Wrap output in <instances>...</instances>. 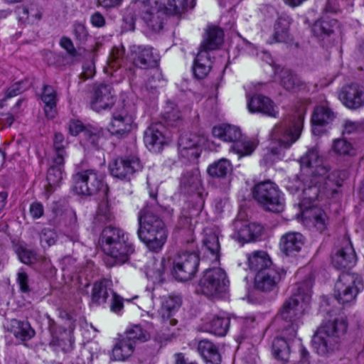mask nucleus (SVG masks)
<instances>
[{"instance_id": "obj_27", "label": "nucleus", "mask_w": 364, "mask_h": 364, "mask_svg": "<svg viewBox=\"0 0 364 364\" xmlns=\"http://www.w3.org/2000/svg\"><path fill=\"white\" fill-rule=\"evenodd\" d=\"M112 282L107 279H102L94 282L92 288L90 301L92 304L100 306L107 302L112 289Z\"/></svg>"}, {"instance_id": "obj_37", "label": "nucleus", "mask_w": 364, "mask_h": 364, "mask_svg": "<svg viewBox=\"0 0 364 364\" xmlns=\"http://www.w3.org/2000/svg\"><path fill=\"white\" fill-rule=\"evenodd\" d=\"M135 345L125 336L118 340L112 349V356L115 360L123 361L134 353Z\"/></svg>"}, {"instance_id": "obj_46", "label": "nucleus", "mask_w": 364, "mask_h": 364, "mask_svg": "<svg viewBox=\"0 0 364 364\" xmlns=\"http://www.w3.org/2000/svg\"><path fill=\"white\" fill-rule=\"evenodd\" d=\"M124 165L126 170L132 176L135 173L139 172L143 168V164L134 151L129 155H125L119 158Z\"/></svg>"}, {"instance_id": "obj_55", "label": "nucleus", "mask_w": 364, "mask_h": 364, "mask_svg": "<svg viewBox=\"0 0 364 364\" xmlns=\"http://www.w3.org/2000/svg\"><path fill=\"white\" fill-rule=\"evenodd\" d=\"M232 238L242 245L255 241L257 237L252 229H237L232 235Z\"/></svg>"}, {"instance_id": "obj_56", "label": "nucleus", "mask_w": 364, "mask_h": 364, "mask_svg": "<svg viewBox=\"0 0 364 364\" xmlns=\"http://www.w3.org/2000/svg\"><path fill=\"white\" fill-rule=\"evenodd\" d=\"M114 216L107 210L100 209L95 218V225H105V228H113L112 221Z\"/></svg>"}, {"instance_id": "obj_4", "label": "nucleus", "mask_w": 364, "mask_h": 364, "mask_svg": "<svg viewBox=\"0 0 364 364\" xmlns=\"http://www.w3.org/2000/svg\"><path fill=\"white\" fill-rule=\"evenodd\" d=\"M347 321L343 316H337L323 323L313 336L312 344L317 353L326 355L336 348L347 331Z\"/></svg>"}, {"instance_id": "obj_29", "label": "nucleus", "mask_w": 364, "mask_h": 364, "mask_svg": "<svg viewBox=\"0 0 364 364\" xmlns=\"http://www.w3.org/2000/svg\"><path fill=\"white\" fill-rule=\"evenodd\" d=\"M164 210L155 208L151 204V206L146 205L144 208L140 211L139 215V223L140 228H146L150 226L151 228H164L166 225L165 222L154 212H161Z\"/></svg>"}, {"instance_id": "obj_12", "label": "nucleus", "mask_w": 364, "mask_h": 364, "mask_svg": "<svg viewBox=\"0 0 364 364\" xmlns=\"http://www.w3.org/2000/svg\"><path fill=\"white\" fill-rule=\"evenodd\" d=\"M136 128L134 110L131 107L124 104L112 113L108 126V131L112 135L117 138H125Z\"/></svg>"}, {"instance_id": "obj_31", "label": "nucleus", "mask_w": 364, "mask_h": 364, "mask_svg": "<svg viewBox=\"0 0 364 364\" xmlns=\"http://www.w3.org/2000/svg\"><path fill=\"white\" fill-rule=\"evenodd\" d=\"M247 265L250 270L257 273L274 267L269 255L263 250L250 253L247 255Z\"/></svg>"}, {"instance_id": "obj_19", "label": "nucleus", "mask_w": 364, "mask_h": 364, "mask_svg": "<svg viewBox=\"0 0 364 364\" xmlns=\"http://www.w3.org/2000/svg\"><path fill=\"white\" fill-rule=\"evenodd\" d=\"M165 128L161 124L149 126L144 132V141L146 146L152 152H160L171 139L164 133Z\"/></svg>"}, {"instance_id": "obj_9", "label": "nucleus", "mask_w": 364, "mask_h": 364, "mask_svg": "<svg viewBox=\"0 0 364 364\" xmlns=\"http://www.w3.org/2000/svg\"><path fill=\"white\" fill-rule=\"evenodd\" d=\"M213 134L224 141L233 142L232 149L240 156L251 154L256 148V144L248 139H242L240 129L237 127L223 124L215 127Z\"/></svg>"}, {"instance_id": "obj_58", "label": "nucleus", "mask_w": 364, "mask_h": 364, "mask_svg": "<svg viewBox=\"0 0 364 364\" xmlns=\"http://www.w3.org/2000/svg\"><path fill=\"white\" fill-rule=\"evenodd\" d=\"M41 242L46 244L48 247L55 244L57 233L55 229H43L40 235Z\"/></svg>"}, {"instance_id": "obj_3", "label": "nucleus", "mask_w": 364, "mask_h": 364, "mask_svg": "<svg viewBox=\"0 0 364 364\" xmlns=\"http://www.w3.org/2000/svg\"><path fill=\"white\" fill-rule=\"evenodd\" d=\"M178 233L182 237L183 243L190 245L191 250H181L173 259L172 274L180 282L192 279L198 270L200 258L198 252L194 249L195 236L193 229H181Z\"/></svg>"}, {"instance_id": "obj_16", "label": "nucleus", "mask_w": 364, "mask_h": 364, "mask_svg": "<svg viewBox=\"0 0 364 364\" xmlns=\"http://www.w3.org/2000/svg\"><path fill=\"white\" fill-rule=\"evenodd\" d=\"M285 276L284 269L273 267L256 273L255 287L263 292H271L278 289L279 284Z\"/></svg>"}, {"instance_id": "obj_26", "label": "nucleus", "mask_w": 364, "mask_h": 364, "mask_svg": "<svg viewBox=\"0 0 364 364\" xmlns=\"http://www.w3.org/2000/svg\"><path fill=\"white\" fill-rule=\"evenodd\" d=\"M6 328L17 340L21 341H28L36 335L35 330L31 327L28 321H21L16 318L11 319L7 322Z\"/></svg>"}, {"instance_id": "obj_57", "label": "nucleus", "mask_w": 364, "mask_h": 364, "mask_svg": "<svg viewBox=\"0 0 364 364\" xmlns=\"http://www.w3.org/2000/svg\"><path fill=\"white\" fill-rule=\"evenodd\" d=\"M16 253L18 256L19 259L24 264H30L35 262L37 259L36 252L26 247L20 246Z\"/></svg>"}, {"instance_id": "obj_39", "label": "nucleus", "mask_w": 364, "mask_h": 364, "mask_svg": "<svg viewBox=\"0 0 364 364\" xmlns=\"http://www.w3.org/2000/svg\"><path fill=\"white\" fill-rule=\"evenodd\" d=\"M336 118V114L326 105L315 107L311 117L313 125L324 126L332 122Z\"/></svg>"}, {"instance_id": "obj_63", "label": "nucleus", "mask_w": 364, "mask_h": 364, "mask_svg": "<svg viewBox=\"0 0 364 364\" xmlns=\"http://www.w3.org/2000/svg\"><path fill=\"white\" fill-rule=\"evenodd\" d=\"M17 281L20 286V289H21V291L26 293L30 291L28 284V277L26 272H19L18 273Z\"/></svg>"}, {"instance_id": "obj_32", "label": "nucleus", "mask_w": 364, "mask_h": 364, "mask_svg": "<svg viewBox=\"0 0 364 364\" xmlns=\"http://www.w3.org/2000/svg\"><path fill=\"white\" fill-rule=\"evenodd\" d=\"M156 4L163 8L167 14L181 15L195 6L194 0H156Z\"/></svg>"}, {"instance_id": "obj_42", "label": "nucleus", "mask_w": 364, "mask_h": 364, "mask_svg": "<svg viewBox=\"0 0 364 364\" xmlns=\"http://www.w3.org/2000/svg\"><path fill=\"white\" fill-rule=\"evenodd\" d=\"M336 23L337 22L334 19L321 18L314 23L311 31L314 35L317 37L328 36L333 33V28Z\"/></svg>"}, {"instance_id": "obj_10", "label": "nucleus", "mask_w": 364, "mask_h": 364, "mask_svg": "<svg viewBox=\"0 0 364 364\" xmlns=\"http://www.w3.org/2000/svg\"><path fill=\"white\" fill-rule=\"evenodd\" d=\"M363 289L360 275L353 272L342 273L335 284L334 296L340 304L345 305L353 302Z\"/></svg>"}, {"instance_id": "obj_15", "label": "nucleus", "mask_w": 364, "mask_h": 364, "mask_svg": "<svg viewBox=\"0 0 364 364\" xmlns=\"http://www.w3.org/2000/svg\"><path fill=\"white\" fill-rule=\"evenodd\" d=\"M132 8L136 18H141L152 31L162 29V13L150 5V0H136Z\"/></svg>"}, {"instance_id": "obj_64", "label": "nucleus", "mask_w": 364, "mask_h": 364, "mask_svg": "<svg viewBox=\"0 0 364 364\" xmlns=\"http://www.w3.org/2000/svg\"><path fill=\"white\" fill-rule=\"evenodd\" d=\"M90 22L93 26L97 28L103 27L106 23L105 18L99 11H96L91 15Z\"/></svg>"}, {"instance_id": "obj_51", "label": "nucleus", "mask_w": 364, "mask_h": 364, "mask_svg": "<svg viewBox=\"0 0 364 364\" xmlns=\"http://www.w3.org/2000/svg\"><path fill=\"white\" fill-rule=\"evenodd\" d=\"M165 272L164 259L154 260L151 266H148L146 274L154 282H162Z\"/></svg>"}, {"instance_id": "obj_13", "label": "nucleus", "mask_w": 364, "mask_h": 364, "mask_svg": "<svg viewBox=\"0 0 364 364\" xmlns=\"http://www.w3.org/2000/svg\"><path fill=\"white\" fill-rule=\"evenodd\" d=\"M68 316V328L58 325L53 319L49 320L48 328L51 335L50 346L56 350L70 353L74 348L73 331L75 328V321Z\"/></svg>"}, {"instance_id": "obj_35", "label": "nucleus", "mask_w": 364, "mask_h": 364, "mask_svg": "<svg viewBox=\"0 0 364 364\" xmlns=\"http://www.w3.org/2000/svg\"><path fill=\"white\" fill-rule=\"evenodd\" d=\"M209 53L205 50L198 51L193 63V73L196 77L203 79L209 73L211 68Z\"/></svg>"}, {"instance_id": "obj_22", "label": "nucleus", "mask_w": 364, "mask_h": 364, "mask_svg": "<svg viewBox=\"0 0 364 364\" xmlns=\"http://www.w3.org/2000/svg\"><path fill=\"white\" fill-rule=\"evenodd\" d=\"M137 234L149 250L159 252L166 242V229H138Z\"/></svg>"}, {"instance_id": "obj_53", "label": "nucleus", "mask_w": 364, "mask_h": 364, "mask_svg": "<svg viewBox=\"0 0 364 364\" xmlns=\"http://www.w3.org/2000/svg\"><path fill=\"white\" fill-rule=\"evenodd\" d=\"M109 170L111 174L115 178L129 180L132 177L126 170L124 164L119 158L117 159L112 164H110Z\"/></svg>"}, {"instance_id": "obj_34", "label": "nucleus", "mask_w": 364, "mask_h": 364, "mask_svg": "<svg viewBox=\"0 0 364 364\" xmlns=\"http://www.w3.org/2000/svg\"><path fill=\"white\" fill-rule=\"evenodd\" d=\"M62 166L63 165H58L53 161V164L48 170L47 184L44 190V195L47 199L53 194L63 178Z\"/></svg>"}, {"instance_id": "obj_62", "label": "nucleus", "mask_w": 364, "mask_h": 364, "mask_svg": "<svg viewBox=\"0 0 364 364\" xmlns=\"http://www.w3.org/2000/svg\"><path fill=\"white\" fill-rule=\"evenodd\" d=\"M69 132L72 135H77L79 133L85 131V127L83 124L77 119L70 120L68 124Z\"/></svg>"}, {"instance_id": "obj_11", "label": "nucleus", "mask_w": 364, "mask_h": 364, "mask_svg": "<svg viewBox=\"0 0 364 364\" xmlns=\"http://www.w3.org/2000/svg\"><path fill=\"white\" fill-rule=\"evenodd\" d=\"M228 283L223 269H207L199 280L197 290L208 297L215 296L226 291Z\"/></svg>"}, {"instance_id": "obj_45", "label": "nucleus", "mask_w": 364, "mask_h": 364, "mask_svg": "<svg viewBox=\"0 0 364 364\" xmlns=\"http://www.w3.org/2000/svg\"><path fill=\"white\" fill-rule=\"evenodd\" d=\"M67 142L63 134L56 132L54 136L53 146L55 151V156L53 158V162L58 165H63L65 153V146Z\"/></svg>"}, {"instance_id": "obj_48", "label": "nucleus", "mask_w": 364, "mask_h": 364, "mask_svg": "<svg viewBox=\"0 0 364 364\" xmlns=\"http://www.w3.org/2000/svg\"><path fill=\"white\" fill-rule=\"evenodd\" d=\"M230 319L225 317L214 316L210 322V331L218 336H223L228 332Z\"/></svg>"}, {"instance_id": "obj_33", "label": "nucleus", "mask_w": 364, "mask_h": 364, "mask_svg": "<svg viewBox=\"0 0 364 364\" xmlns=\"http://www.w3.org/2000/svg\"><path fill=\"white\" fill-rule=\"evenodd\" d=\"M224 33L222 29L216 26L209 27L205 36L200 45V50H210L217 49L223 42Z\"/></svg>"}, {"instance_id": "obj_40", "label": "nucleus", "mask_w": 364, "mask_h": 364, "mask_svg": "<svg viewBox=\"0 0 364 364\" xmlns=\"http://www.w3.org/2000/svg\"><path fill=\"white\" fill-rule=\"evenodd\" d=\"M200 186L201 179L198 170L187 171L181 178L180 188L185 193L198 191Z\"/></svg>"}, {"instance_id": "obj_50", "label": "nucleus", "mask_w": 364, "mask_h": 364, "mask_svg": "<svg viewBox=\"0 0 364 364\" xmlns=\"http://www.w3.org/2000/svg\"><path fill=\"white\" fill-rule=\"evenodd\" d=\"M130 341H134L136 346V341L145 342L150 338V334L140 325H135L128 328L124 336Z\"/></svg>"}, {"instance_id": "obj_2", "label": "nucleus", "mask_w": 364, "mask_h": 364, "mask_svg": "<svg viewBox=\"0 0 364 364\" xmlns=\"http://www.w3.org/2000/svg\"><path fill=\"white\" fill-rule=\"evenodd\" d=\"M311 298L310 282L298 284L296 291L284 300L277 314L282 321V334L289 339H294L299 326L303 323L302 317L309 309Z\"/></svg>"}, {"instance_id": "obj_14", "label": "nucleus", "mask_w": 364, "mask_h": 364, "mask_svg": "<svg viewBox=\"0 0 364 364\" xmlns=\"http://www.w3.org/2000/svg\"><path fill=\"white\" fill-rule=\"evenodd\" d=\"M129 58L132 64L141 69H151L159 66L160 55L151 46L133 45L129 48Z\"/></svg>"}, {"instance_id": "obj_47", "label": "nucleus", "mask_w": 364, "mask_h": 364, "mask_svg": "<svg viewBox=\"0 0 364 364\" xmlns=\"http://www.w3.org/2000/svg\"><path fill=\"white\" fill-rule=\"evenodd\" d=\"M18 13L21 19H27L31 23L39 21L42 17L41 10L35 4L29 7L23 6L18 9Z\"/></svg>"}, {"instance_id": "obj_41", "label": "nucleus", "mask_w": 364, "mask_h": 364, "mask_svg": "<svg viewBox=\"0 0 364 364\" xmlns=\"http://www.w3.org/2000/svg\"><path fill=\"white\" fill-rule=\"evenodd\" d=\"M281 85L287 90L297 92L306 88V85L294 73L288 70L281 73Z\"/></svg>"}, {"instance_id": "obj_21", "label": "nucleus", "mask_w": 364, "mask_h": 364, "mask_svg": "<svg viewBox=\"0 0 364 364\" xmlns=\"http://www.w3.org/2000/svg\"><path fill=\"white\" fill-rule=\"evenodd\" d=\"M247 108L251 113H261L274 118L279 116V110L274 102L269 97L260 94L248 97Z\"/></svg>"}, {"instance_id": "obj_23", "label": "nucleus", "mask_w": 364, "mask_h": 364, "mask_svg": "<svg viewBox=\"0 0 364 364\" xmlns=\"http://www.w3.org/2000/svg\"><path fill=\"white\" fill-rule=\"evenodd\" d=\"M356 261V254L349 238L345 240L343 246L332 256V264L338 269L351 268Z\"/></svg>"}, {"instance_id": "obj_1", "label": "nucleus", "mask_w": 364, "mask_h": 364, "mask_svg": "<svg viewBox=\"0 0 364 364\" xmlns=\"http://www.w3.org/2000/svg\"><path fill=\"white\" fill-rule=\"evenodd\" d=\"M301 172L298 176L299 181L296 189H301L304 195L308 196L307 199L298 204L300 213L297 218L301 217L304 225L326 226L328 225V218L326 213L320 208L311 206V203L317 198L318 188L316 185L326 177L329 181H335L339 186L340 181L336 176H346L343 171H335L328 176V169L323 166V159L316 148L309 149L300 159Z\"/></svg>"}, {"instance_id": "obj_25", "label": "nucleus", "mask_w": 364, "mask_h": 364, "mask_svg": "<svg viewBox=\"0 0 364 364\" xmlns=\"http://www.w3.org/2000/svg\"><path fill=\"white\" fill-rule=\"evenodd\" d=\"M203 244L207 250L206 257L213 264L218 263L220 257L218 233L214 229H205Z\"/></svg>"}, {"instance_id": "obj_24", "label": "nucleus", "mask_w": 364, "mask_h": 364, "mask_svg": "<svg viewBox=\"0 0 364 364\" xmlns=\"http://www.w3.org/2000/svg\"><path fill=\"white\" fill-rule=\"evenodd\" d=\"M200 142L201 139L196 134H186L181 136L178 140L180 154L188 160L198 159L201 153Z\"/></svg>"}, {"instance_id": "obj_43", "label": "nucleus", "mask_w": 364, "mask_h": 364, "mask_svg": "<svg viewBox=\"0 0 364 364\" xmlns=\"http://www.w3.org/2000/svg\"><path fill=\"white\" fill-rule=\"evenodd\" d=\"M231 170V164L226 159H220L208 167V173L210 176L223 178Z\"/></svg>"}, {"instance_id": "obj_28", "label": "nucleus", "mask_w": 364, "mask_h": 364, "mask_svg": "<svg viewBox=\"0 0 364 364\" xmlns=\"http://www.w3.org/2000/svg\"><path fill=\"white\" fill-rule=\"evenodd\" d=\"M304 242L303 235L297 232H290L281 237L280 249L287 256L292 255L301 250Z\"/></svg>"}, {"instance_id": "obj_60", "label": "nucleus", "mask_w": 364, "mask_h": 364, "mask_svg": "<svg viewBox=\"0 0 364 364\" xmlns=\"http://www.w3.org/2000/svg\"><path fill=\"white\" fill-rule=\"evenodd\" d=\"M60 45L70 55L73 57L76 55L77 50L74 47L73 41L68 37H62L60 41Z\"/></svg>"}, {"instance_id": "obj_49", "label": "nucleus", "mask_w": 364, "mask_h": 364, "mask_svg": "<svg viewBox=\"0 0 364 364\" xmlns=\"http://www.w3.org/2000/svg\"><path fill=\"white\" fill-rule=\"evenodd\" d=\"M163 118L169 126H177L183 120L181 113L176 105L170 103L166 107Z\"/></svg>"}, {"instance_id": "obj_8", "label": "nucleus", "mask_w": 364, "mask_h": 364, "mask_svg": "<svg viewBox=\"0 0 364 364\" xmlns=\"http://www.w3.org/2000/svg\"><path fill=\"white\" fill-rule=\"evenodd\" d=\"M73 190L76 193L84 196H92L102 193L106 196L108 187L105 183L104 176L96 169L89 168L77 172L73 176Z\"/></svg>"}, {"instance_id": "obj_20", "label": "nucleus", "mask_w": 364, "mask_h": 364, "mask_svg": "<svg viewBox=\"0 0 364 364\" xmlns=\"http://www.w3.org/2000/svg\"><path fill=\"white\" fill-rule=\"evenodd\" d=\"M338 97L346 107L358 109L364 105V87L357 83L345 85L341 88Z\"/></svg>"}, {"instance_id": "obj_59", "label": "nucleus", "mask_w": 364, "mask_h": 364, "mask_svg": "<svg viewBox=\"0 0 364 364\" xmlns=\"http://www.w3.org/2000/svg\"><path fill=\"white\" fill-rule=\"evenodd\" d=\"M124 308L123 298L114 292H112L110 309L112 312L119 314Z\"/></svg>"}, {"instance_id": "obj_30", "label": "nucleus", "mask_w": 364, "mask_h": 364, "mask_svg": "<svg viewBox=\"0 0 364 364\" xmlns=\"http://www.w3.org/2000/svg\"><path fill=\"white\" fill-rule=\"evenodd\" d=\"M41 99L44 103V111L48 118L53 119L57 114L56 106L58 96L55 89L49 85H44L41 95Z\"/></svg>"}, {"instance_id": "obj_54", "label": "nucleus", "mask_w": 364, "mask_h": 364, "mask_svg": "<svg viewBox=\"0 0 364 364\" xmlns=\"http://www.w3.org/2000/svg\"><path fill=\"white\" fill-rule=\"evenodd\" d=\"M73 33L75 40L79 44H85L89 38V33L84 23L75 22L73 26Z\"/></svg>"}, {"instance_id": "obj_6", "label": "nucleus", "mask_w": 364, "mask_h": 364, "mask_svg": "<svg viewBox=\"0 0 364 364\" xmlns=\"http://www.w3.org/2000/svg\"><path fill=\"white\" fill-rule=\"evenodd\" d=\"M304 122L303 114H299L290 122L282 121L273 127L270 138L275 146L271 147L273 154H279L281 150L289 149L301 136Z\"/></svg>"}, {"instance_id": "obj_7", "label": "nucleus", "mask_w": 364, "mask_h": 364, "mask_svg": "<svg viewBox=\"0 0 364 364\" xmlns=\"http://www.w3.org/2000/svg\"><path fill=\"white\" fill-rule=\"evenodd\" d=\"M252 198L265 210L279 213L284 207L283 195L278 186L271 181L255 184L252 189Z\"/></svg>"}, {"instance_id": "obj_18", "label": "nucleus", "mask_w": 364, "mask_h": 364, "mask_svg": "<svg viewBox=\"0 0 364 364\" xmlns=\"http://www.w3.org/2000/svg\"><path fill=\"white\" fill-rule=\"evenodd\" d=\"M116 95L109 85L101 84L94 87L90 100L91 108L95 112L109 109L114 105Z\"/></svg>"}, {"instance_id": "obj_52", "label": "nucleus", "mask_w": 364, "mask_h": 364, "mask_svg": "<svg viewBox=\"0 0 364 364\" xmlns=\"http://www.w3.org/2000/svg\"><path fill=\"white\" fill-rule=\"evenodd\" d=\"M333 150L336 154L340 156H352L355 154V149L353 144L345 139L334 140Z\"/></svg>"}, {"instance_id": "obj_61", "label": "nucleus", "mask_w": 364, "mask_h": 364, "mask_svg": "<svg viewBox=\"0 0 364 364\" xmlns=\"http://www.w3.org/2000/svg\"><path fill=\"white\" fill-rule=\"evenodd\" d=\"M24 90L25 88L22 87V82H18L14 83L6 90V96L4 100H5L6 99L15 97L21 93Z\"/></svg>"}, {"instance_id": "obj_5", "label": "nucleus", "mask_w": 364, "mask_h": 364, "mask_svg": "<svg viewBox=\"0 0 364 364\" xmlns=\"http://www.w3.org/2000/svg\"><path fill=\"white\" fill-rule=\"evenodd\" d=\"M100 242L105 253L114 260L110 266L125 263L134 252L123 229H103Z\"/></svg>"}, {"instance_id": "obj_17", "label": "nucleus", "mask_w": 364, "mask_h": 364, "mask_svg": "<svg viewBox=\"0 0 364 364\" xmlns=\"http://www.w3.org/2000/svg\"><path fill=\"white\" fill-rule=\"evenodd\" d=\"M182 304L180 296L170 294L164 296L161 300V306L159 309L161 322L163 328L169 329L171 326H175L178 320L174 317Z\"/></svg>"}, {"instance_id": "obj_36", "label": "nucleus", "mask_w": 364, "mask_h": 364, "mask_svg": "<svg viewBox=\"0 0 364 364\" xmlns=\"http://www.w3.org/2000/svg\"><path fill=\"white\" fill-rule=\"evenodd\" d=\"M198 350L205 362L211 364H220V355L218 348L208 340H201L198 342Z\"/></svg>"}, {"instance_id": "obj_44", "label": "nucleus", "mask_w": 364, "mask_h": 364, "mask_svg": "<svg viewBox=\"0 0 364 364\" xmlns=\"http://www.w3.org/2000/svg\"><path fill=\"white\" fill-rule=\"evenodd\" d=\"M289 39V26L285 20L279 19L274 26V32L269 43L286 42Z\"/></svg>"}, {"instance_id": "obj_38", "label": "nucleus", "mask_w": 364, "mask_h": 364, "mask_svg": "<svg viewBox=\"0 0 364 364\" xmlns=\"http://www.w3.org/2000/svg\"><path fill=\"white\" fill-rule=\"evenodd\" d=\"M287 336H277L274 338L272 344V353L275 358L284 363L289 359L290 348L288 341H290Z\"/></svg>"}]
</instances>
